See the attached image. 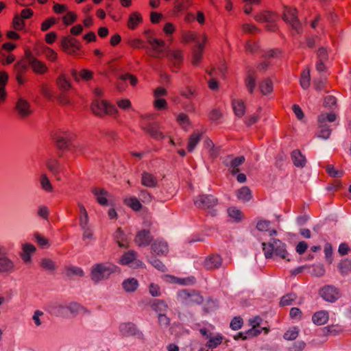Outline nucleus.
I'll list each match as a JSON object with an SVG mask.
<instances>
[{"mask_svg":"<svg viewBox=\"0 0 351 351\" xmlns=\"http://www.w3.org/2000/svg\"><path fill=\"white\" fill-rule=\"evenodd\" d=\"M119 79L121 80H128L130 81V84L133 86H135L138 84V82L137 77L134 75H133L130 73H127L121 75L119 76Z\"/></svg>","mask_w":351,"mask_h":351,"instance_id":"obj_61","label":"nucleus"},{"mask_svg":"<svg viewBox=\"0 0 351 351\" xmlns=\"http://www.w3.org/2000/svg\"><path fill=\"white\" fill-rule=\"evenodd\" d=\"M197 35L195 32L191 31L184 32L182 34V43H188L193 42L195 40Z\"/></svg>","mask_w":351,"mask_h":351,"instance_id":"obj_56","label":"nucleus"},{"mask_svg":"<svg viewBox=\"0 0 351 351\" xmlns=\"http://www.w3.org/2000/svg\"><path fill=\"white\" fill-rule=\"evenodd\" d=\"M228 215L236 221H240L243 217V213L235 207H230L228 209Z\"/></svg>","mask_w":351,"mask_h":351,"instance_id":"obj_51","label":"nucleus"},{"mask_svg":"<svg viewBox=\"0 0 351 351\" xmlns=\"http://www.w3.org/2000/svg\"><path fill=\"white\" fill-rule=\"evenodd\" d=\"M257 75L254 69H248L246 72V77L244 80V83L248 92L250 94H253L254 88L256 87V80Z\"/></svg>","mask_w":351,"mask_h":351,"instance_id":"obj_17","label":"nucleus"},{"mask_svg":"<svg viewBox=\"0 0 351 351\" xmlns=\"http://www.w3.org/2000/svg\"><path fill=\"white\" fill-rule=\"evenodd\" d=\"M143 17L138 12H132L128 17L127 27L130 30H135L143 23Z\"/></svg>","mask_w":351,"mask_h":351,"instance_id":"obj_20","label":"nucleus"},{"mask_svg":"<svg viewBox=\"0 0 351 351\" xmlns=\"http://www.w3.org/2000/svg\"><path fill=\"white\" fill-rule=\"evenodd\" d=\"M325 169H326V173L330 177L339 178V177H341L342 175H343V171H342L337 170L335 168L334 165H327Z\"/></svg>","mask_w":351,"mask_h":351,"instance_id":"obj_58","label":"nucleus"},{"mask_svg":"<svg viewBox=\"0 0 351 351\" xmlns=\"http://www.w3.org/2000/svg\"><path fill=\"white\" fill-rule=\"evenodd\" d=\"M93 194L95 196L97 202L101 206H108V200L107 196L108 193L106 190L100 188H94L92 189Z\"/></svg>","mask_w":351,"mask_h":351,"instance_id":"obj_22","label":"nucleus"},{"mask_svg":"<svg viewBox=\"0 0 351 351\" xmlns=\"http://www.w3.org/2000/svg\"><path fill=\"white\" fill-rule=\"evenodd\" d=\"M65 273L68 277H72L74 276L82 277L84 274L83 270L81 268L76 267H66Z\"/></svg>","mask_w":351,"mask_h":351,"instance_id":"obj_49","label":"nucleus"},{"mask_svg":"<svg viewBox=\"0 0 351 351\" xmlns=\"http://www.w3.org/2000/svg\"><path fill=\"white\" fill-rule=\"evenodd\" d=\"M151 250L156 256L166 255L169 251L167 243H152Z\"/></svg>","mask_w":351,"mask_h":351,"instance_id":"obj_29","label":"nucleus"},{"mask_svg":"<svg viewBox=\"0 0 351 351\" xmlns=\"http://www.w3.org/2000/svg\"><path fill=\"white\" fill-rule=\"evenodd\" d=\"M78 207L80 212V225L82 228L87 227L88 223V215L85 206L81 204H78Z\"/></svg>","mask_w":351,"mask_h":351,"instance_id":"obj_34","label":"nucleus"},{"mask_svg":"<svg viewBox=\"0 0 351 351\" xmlns=\"http://www.w3.org/2000/svg\"><path fill=\"white\" fill-rule=\"evenodd\" d=\"M15 110L19 116L25 118L31 114L29 104L24 99L20 98L16 102Z\"/></svg>","mask_w":351,"mask_h":351,"instance_id":"obj_16","label":"nucleus"},{"mask_svg":"<svg viewBox=\"0 0 351 351\" xmlns=\"http://www.w3.org/2000/svg\"><path fill=\"white\" fill-rule=\"evenodd\" d=\"M44 53L47 59L51 62H55L58 58V53L51 48L47 47Z\"/></svg>","mask_w":351,"mask_h":351,"instance_id":"obj_64","label":"nucleus"},{"mask_svg":"<svg viewBox=\"0 0 351 351\" xmlns=\"http://www.w3.org/2000/svg\"><path fill=\"white\" fill-rule=\"evenodd\" d=\"M141 184L148 188H154L158 185V179L154 174L144 171L141 174Z\"/></svg>","mask_w":351,"mask_h":351,"instance_id":"obj_21","label":"nucleus"},{"mask_svg":"<svg viewBox=\"0 0 351 351\" xmlns=\"http://www.w3.org/2000/svg\"><path fill=\"white\" fill-rule=\"evenodd\" d=\"M120 262L123 265H130L133 268L141 267L143 263L138 260L136 259V254L133 251L128 252L123 255Z\"/></svg>","mask_w":351,"mask_h":351,"instance_id":"obj_15","label":"nucleus"},{"mask_svg":"<svg viewBox=\"0 0 351 351\" xmlns=\"http://www.w3.org/2000/svg\"><path fill=\"white\" fill-rule=\"evenodd\" d=\"M40 184L45 191L48 192H51L53 191L52 184L45 174H42L40 176Z\"/></svg>","mask_w":351,"mask_h":351,"instance_id":"obj_55","label":"nucleus"},{"mask_svg":"<svg viewBox=\"0 0 351 351\" xmlns=\"http://www.w3.org/2000/svg\"><path fill=\"white\" fill-rule=\"evenodd\" d=\"M136 237L139 241H152L153 240L149 230H140Z\"/></svg>","mask_w":351,"mask_h":351,"instance_id":"obj_54","label":"nucleus"},{"mask_svg":"<svg viewBox=\"0 0 351 351\" xmlns=\"http://www.w3.org/2000/svg\"><path fill=\"white\" fill-rule=\"evenodd\" d=\"M177 122L181 125L183 128H184V125L186 126H189L191 125V121L189 116L183 112L180 113L176 118Z\"/></svg>","mask_w":351,"mask_h":351,"instance_id":"obj_57","label":"nucleus"},{"mask_svg":"<svg viewBox=\"0 0 351 351\" xmlns=\"http://www.w3.org/2000/svg\"><path fill=\"white\" fill-rule=\"evenodd\" d=\"M263 250L266 258L274 256L285 258L287 252L282 243H263Z\"/></svg>","mask_w":351,"mask_h":351,"instance_id":"obj_6","label":"nucleus"},{"mask_svg":"<svg viewBox=\"0 0 351 351\" xmlns=\"http://www.w3.org/2000/svg\"><path fill=\"white\" fill-rule=\"evenodd\" d=\"M236 195L238 199L243 202H249L252 198V191L247 186H243L237 190Z\"/></svg>","mask_w":351,"mask_h":351,"instance_id":"obj_26","label":"nucleus"},{"mask_svg":"<svg viewBox=\"0 0 351 351\" xmlns=\"http://www.w3.org/2000/svg\"><path fill=\"white\" fill-rule=\"evenodd\" d=\"M271 221L265 219L259 220L256 223V228L261 232H267L269 235L271 237L273 241H280L279 239L274 238L277 235L278 232L276 229L271 228Z\"/></svg>","mask_w":351,"mask_h":351,"instance_id":"obj_14","label":"nucleus"},{"mask_svg":"<svg viewBox=\"0 0 351 351\" xmlns=\"http://www.w3.org/2000/svg\"><path fill=\"white\" fill-rule=\"evenodd\" d=\"M28 62L33 70V71L38 75H43L48 71V68L45 63L32 56L31 54L29 56Z\"/></svg>","mask_w":351,"mask_h":351,"instance_id":"obj_11","label":"nucleus"},{"mask_svg":"<svg viewBox=\"0 0 351 351\" xmlns=\"http://www.w3.org/2000/svg\"><path fill=\"white\" fill-rule=\"evenodd\" d=\"M321 296L328 302H335L339 298L341 294L339 291L335 287L327 285L320 291Z\"/></svg>","mask_w":351,"mask_h":351,"instance_id":"obj_9","label":"nucleus"},{"mask_svg":"<svg viewBox=\"0 0 351 351\" xmlns=\"http://www.w3.org/2000/svg\"><path fill=\"white\" fill-rule=\"evenodd\" d=\"M300 86L304 89H307L311 84V75L310 69L308 68L305 69L301 73L300 79Z\"/></svg>","mask_w":351,"mask_h":351,"instance_id":"obj_36","label":"nucleus"},{"mask_svg":"<svg viewBox=\"0 0 351 351\" xmlns=\"http://www.w3.org/2000/svg\"><path fill=\"white\" fill-rule=\"evenodd\" d=\"M223 339V337L220 335L211 336L210 337L208 341L206 343V346L209 348H215L221 343Z\"/></svg>","mask_w":351,"mask_h":351,"instance_id":"obj_47","label":"nucleus"},{"mask_svg":"<svg viewBox=\"0 0 351 351\" xmlns=\"http://www.w3.org/2000/svg\"><path fill=\"white\" fill-rule=\"evenodd\" d=\"M143 130L156 141L162 140L165 137L163 133L160 131L159 125L156 123H150L147 126L143 127Z\"/></svg>","mask_w":351,"mask_h":351,"instance_id":"obj_13","label":"nucleus"},{"mask_svg":"<svg viewBox=\"0 0 351 351\" xmlns=\"http://www.w3.org/2000/svg\"><path fill=\"white\" fill-rule=\"evenodd\" d=\"M123 203L135 212H138L142 209V204L136 197L125 198Z\"/></svg>","mask_w":351,"mask_h":351,"instance_id":"obj_31","label":"nucleus"},{"mask_svg":"<svg viewBox=\"0 0 351 351\" xmlns=\"http://www.w3.org/2000/svg\"><path fill=\"white\" fill-rule=\"evenodd\" d=\"M117 271V267L110 263L94 265L90 271V278L95 282L107 279L112 274Z\"/></svg>","mask_w":351,"mask_h":351,"instance_id":"obj_1","label":"nucleus"},{"mask_svg":"<svg viewBox=\"0 0 351 351\" xmlns=\"http://www.w3.org/2000/svg\"><path fill=\"white\" fill-rule=\"evenodd\" d=\"M195 206L199 209L209 210L214 208L218 203V200L212 195H199L194 199Z\"/></svg>","mask_w":351,"mask_h":351,"instance_id":"obj_7","label":"nucleus"},{"mask_svg":"<svg viewBox=\"0 0 351 351\" xmlns=\"http://www.w3.org/2000/svg\"><path fill=\"white\" fill-rule=\"evenodd\" d=\"M180 296L182 298L184 299L186 303L188 304H201L203 302V298L198 293L192 291L191 293H188L186 291H182L180 293Z\"/></svg>","mask_w":351,"mask_h":351,"instance_id":"obj_18","label":"nucleus"},{"mask_svg":"<svg viewBox=\"0 0 351 351\" xmlns=\"http://www.w3.org/2000/svg\"><path fill=\"white\" fill-rule=\"evenodd\" d=\"M138 285V281L135 278H128L123 282V287L126 291H135Z\"/></svg>","mask_w":351,"mask_h":351,"instance_id":"obj_48","label":"nucleus"},{"mask_svg":"<svg viewBox=\"0 0 351 351\" xmlns=\"http://www.w3.org/2000/svg\"><path fill=\"white\" fill-rule=\"evenodd\" d=\"M25 27V23L24 20L18 14H16L12 21V27L15 31H21Z\"/></svg>","mask_w":351,"mask_h":351,"instance_id":"obj_41","label":"nucleus"},{"mask_svg":"<svg viewBox=\"0 0 351 351\" xmlns=\"http://www.w3.org/2000/svg\"><path fill=\"white\" fill-rule=\"evenodd\" d=\"M196 47L197 49L193 52L192 58V64L195 66L198 65L202 60L204 44L198 43Z\"/></svg>","mask_w":351,"mask_h":351,"instance_id":"obj_38","label":"nucleus"},{"mask_svg":"<svg viewBox=\"0 0 351 351\" xmlns=\"http://www.w3.org/2000/svg\"><path fill=\"white\" fill-rule=\"evenodd\" d=\"M36 252L34 245L29 243H25L21 246L20 256L23 263L26 265H30L32 263L31 256Z\"/></svg>","mask_w":351,"mask_h":351,"instance_id":"obj_12","label":"nucleus"},{"mask_svg":"<svg viewBox=\"0 0 351 351\" xmlns=\"http://www.w3.org/2000/svg\"><path fill=\"white\" fill-rule=\"evenodd\" d=\"M73 135L69 132L58 131L53 136V139L56 143L58 149L65 150L70 146L73 140Z\"/></svg>","mask_w":351,"mask_h":351,"instance_id":"obj_8","label":"nucleus"},{"mask_svg":"<svg viewBox=\"0 0 351 351\" xmlns=\"http://www.w3.org/2000/svg\"><path fill=\"white\" fill-rule=\"evenodd\" d=\"M56 84L58 88L64 91L68 90L71 88V82L64 74H61L58 76L56 80Z\"/></svg>","mask_w":351,"mask_h":351,"instance_id":"obj_39","label":"nucleus"},{"mask_svg":"<svg viewBox=\"0 0 351 351\" xmlns=\"http://www.w3.org/2000/svg\"><path fill=\"white\" fill-rule=\"evenodd\" d=\"M58 22V19L54 17H49L45 19L40 25V30L42 32H46L53 25H56Z\"/></svg>","mask_w":351,"mask_h":351,"instance_id":"obj_50","label":"nucleus"},{"mask_svg":"<svg viewBox=\"0 0 351 351\" xmlns=\"http://www.w3.org/2000/svg\"><path fill=\"white\" fill-rule=\"evenodd\" d=\"M77 19V16L75 12L73 11H69L62 17V21L65 26H69L74 23Z\"/></svg>","mask_w":351,"mask_h":351,"instance_id":"obj_43","label":"nucleus"},{"mask_svg":"<svg viewBox=\"0 0 351 351\" xmlns=\"http://www.w3.org/2000/svg\"><path fill=\"white\" fill-rule=\"evenodd\" d=\"M329 319L328 313L326 311H319L314 313L312 320L317 325H324L327 323Z\"/></svg>","mask_w":351,"mask_h":351,"instance_id":"obj_28","label":"nucleus"},{"mask_svg":"<svg viewBox=\"0 0 351 351\" xmlns=\"http://www.w3.org/2000/svg\"><path fill=\"white\" fill-rule=\"evenodd\" d=\"M241 29L245 34H256L261 32V30L256 25L249 23L243 24Z\"/></svg>","mask_w":351,"mask_h":351,"instance_id":"obj_59","label":"nucleus"},{"mask_svg":"<svg viewBox=\"0 0 351 351\" xmlns=\"http://www.w3.org/2000/svg\"><path fill=\"white\" fill-rule=\"evenodd\" d=\"M259 88L263 95L270 94L273 91V83L270 79H266L260 83Z\"/></svg>","mask_w":351,"mask_h":351,"instance_id":"obj_40","label":"nucleus"},{"mask_svg":"<svg viewBox=\"0 0 351 351\" xmlns=\"http://www.w3.org/2000/svg\"><path fill=\"white\" fill-rule=\"evenodd\" d=\"M152 308L160 315L163 314L167 311L168 306L162 300H156L152 304Z\"/></svg>","mask_w":351,"mask_h":351,"instance_id":"obj_44","label":"nucleus"},{"mask_svg":"<svg viewBox=\"0 0 351 351\" xmlns=\"http://www.w3.org/2000/svg\"><path fill=\"white\" fill-rule=\"evenodd\" d=\"M171 61H173V64L179 66L183 60V54L180 50L173 51L169 54Z\"/></svg>","mask_w":351,"mask_h":351,"instance_id":"obj_52","label":"nucleus"},{"mask_svg":"<svg viewBox=\"0 0 351 351\" xmlns=\"http://www.w3.org/2000/svg\"><path fill=\"white\" fill-rule=\"evenodd\" d=\"M152 49L156 52H161L162 49L160 48H163L165 45V42L162 39H154L152 40V43H149Z\"/></svg>","mask_w":351,"mask_h":351,"instance_id":"obj_53","label":"nucleus"},{"mask_svg":"<svg viewBox=\"0 0 351 351\" xmlns=\"http://www.w3.org/2000/svg\"><path fill=\"white\" fill-rule=\"evenodd\" d=\"M47 167L54 175H58L60 172V165L57 160L49 159L47 162Z\"/></svg>","mask_w":351,"mask_h":351,"instance_id":"obj_46","label":"nucleus"},{"mask_svg":"<svg viewBox=\"0 0 351 351\" xmlns=\"http://www.w3.org/2000/svg\"><path fill=\"white\" fill-rule=\"evenodd\" d=\"M203 136V132L199 131H195L193 132L188 138L187 150L189 152H192L196 145L199 143Z\"/></svg>","mask_w":351,"mask_h":351,"instance_id":"obj_23","label":"nucleus"},{"mask_svg":"<svg viewBox=\"0 0 351 351\" xmlns=\"http://www.w3.org/2000/svg\"><path fill=\"white\" fill-rule=\"evenodd\" d=\"M232 106L234 114L241 118L245 113V104L242 99H233L232 101Z\"/></svg>","mask_w":351,"mask_h":351,"instance_id":"obj_25","label":"nucleus"},{"mask_svg":"<svg viewBox=\"0 0 351 351\" xmlns=\"http://www.w3.org/2000/svg\"><path fill=\"white\" fill-rule=\"evenodd\" d=\"M254 20L258 23H275L278 15L276 12L263 10L254 16Z\"/></svg>","mask_w":351,"mask_h":351,"instance_id":"obj_10","label":"nucleus"},{"mask_svg":"<svg viewBox=\"0 0 351 351\" xmlns=\"http://www.w3.org/2000/svg\"><path fill=\"white\" fill-rule=\"evenodd\" d=\"M337 119V114L333 112H322L317 118L319 132L317 136L323 139H328L331 134V129L327 122H334Z\"/></svg>","mask_w":351,"mask_h":351,"instance_id":"obj_2","label":"nucleus"},{"mask_svg":"<svg viewBox=\"0 0 351 351\" xmlns=\"http://www.w3.org/2000/svg\"><path fill=\"white\" fill-rule=\"evenodd\" d=\"M222 263V259L217 254H211L207 256L204 261V266L206 269H215L219 268Z\"/></svg>","mask_w":351,"mask_h":351,"instance_id":"obj_19","label":"nucleus"},{"mask_svg":"<svg viewBox=\"0 0 351 351\" xmlns=\"http://www.w3.org/2000/svg\"><path fill=\"white\" fill-rule=\"evenodd\" d=\"M295 298L296 297L294 294H287L282 298L280 304L282 306L291 305Z\"/></svg>","mask_w":351,"mask_h":351,"instance_id":"obj_63","label":"nucleus"},{"mask_svg":"<svg viewBox=\"0 0 351 351\" xmlns=\"http://www.w3.org/2000/svg\"><path fill=\"white\" fill-rule=\"evenodd\" d=\"M69 310L70 312L74 315H77L79 314H88L89 315L90 313V311L86 308L85 307L77 304V303H72L68 306Z\"/></svg>","mask_w":351,"mask_h":351,"instance_id":"obj_37","label":"nucleus"},{"mask_svg":"<svg viewBox=\"0 0 351 351\" xmlns=\"http://www.w3.org/2000/svg\"><path fill=\"white\" fill-rule=\"evenodd\" d=\"M291 160L293 165L297 167H304L306 165V160L305 156L298 149H294L291 153Z\"/></svg>","mask_w":351,"mask_h":351,"instance_id":"obj_24","label":"nucleus"},{"mask_svg":"<svg viewBox=\"0 0 351 351\" xmlns=\"http://www.w3.org/2000/svg\"><path fill=\"white\" fill-rule=\"evenodd\" d=\"M261 322V319L258 317H256L254 319L250 320V325L252 326V328L250 329L246 334L248 336L252 337L259 335L261 330L257 328L260 327Z\"/></svg>","mask_w":351,"mask_h":351,"instance_id":"obj_33","label":"nucleus"},{"mask_svg":"<svg viewBox=\"0 0 351 351\" xmlns=\"http://www.w3.org/2000/svg\"><path fill=\"white\" fill-rule=\"evenodd\" d=\"M119 330L122 335L124 337L135 335L137 331L134 324L132 323H123L121 324Z\"/></svg>","mask_w":351,"mask_h":351,"instance_id":"obj_30","label":"nucleus"},{"mask_svg":"<svg viewBox=\"0 0 351 351\" xmlns=\"http://www.w3.org/2000/svg\"><path fill=\"white\" fill-rule=\"evenodd\" d=\"M90 108L95 115L100 117L106 114H114L117 112L114 106L106 100L96 99L92 102Z\"/></svg>","mask_w":351,"mask_h":351,"instance_id":"obj_4","label":"nucleus"},{"mask_svg":"<svg viewBox=\"0 0 351 351\" xmlns=\"http://www.w3.org/2000/svg\"><path fill=\"white\" fill-rule=\"evenodd\" d=\"M245 157L243 156H240L238 157L234 158L230 162L231 173L232 175H236L239 171L240 169L239 167L241 165L245 162Z\"/></svg>","mask_w":351,"mask_h":351,"instance_id":"obj_35","label":"nucleus"},{"mask_svg":"<svg viewBox=\"0 0 351 351\" xmlns=\"http://www.w3.org/2000/svg\"><path fill=\"white\" fill-rule=\"evenodd\" d=\"M191 5V2L188 0H186L185 1H176L175 2L173 12L175 14H177L182 11L186 10Z\"/></svg>","mask_w":351,"mask_h":351,"instance_id":"obj_45","label":"nucleus"},{"mask_svg":"<svg viewBox=\"0 0 351 351\" xmlns=\"http://www.w3.org/2000/svg\"><path fill=\"white\" fill-rule=\"evenodd\" d=\"M130 47L134 49H145L146 47L144 41L141 38H134L128 42Z\"/></svg>","mask_w":351,"mask_h":351,"instance_id":"obj_60","label":"nucleus"},{"mask_svg":"<svg viewBox=\"0 0 351 351\" xmlns=\"http://www.w3.org/2000/svg\"><path fill=\"white\" fill-rule=\"evenodd\" d=\"M282 18L283 21L289 24L298 33L302 29V24L298 19V11L295 8L285 5Z\"/></svg>","mask_w":351,"mask_h":351,"instance_id":"obj_3","label":"nucleus"},{"mask_svg":"<svg viewBox=\"0 0 351 351\" xmlns=\"http://www.w3.org/2000/svg\"><path fill=\"white\" fill-rule=\"evenodd\" d=\"M72 75L75 81H79L80 78L88 81L93 77V73L87 69H82L79 73L76 71H73Z\"/></svg>","mask_w":351,"mask_h":351,"instance_id":"obj_32","label":"nucleus"},{"mask_svg":"<svg viewBox=\"0 0 351 351\" xmlns=\"http://www.w3.org/2000/svg\"><path fill=\"white\" fill-rule=\"evenodd\" d=\"M154 107L158 110H166L168 108V104L165 99H156L154 101Z\"/></svg>","mask_w":351,"mask_h":351,"instance_id":"obj_62","label":"nucleus"},{"mask_svg":"<svg viewBox=\"0 0 351 351\" xmlns=\"http://www.w3.org/2000/svg\"><path fill=\"white\" fill-rule=\"evenodd\" d=\"M14 263L10 260L0 249V271H10L14 269Z\"/></svg>","mask_w":351,"mask_h":351,"instance_id":"obj_27","label":"nucleus"},{"mask_svg":"<svg viewBox=\"0 0 351 351\" xmlns=\"http://www.w3.org/2000/svg\"><path fill=\"white\" fill-rule=\"evenodd\" d=\"M14 69L16 74L25 75L28 70V64L25 60H20L14 64Z\"/></svg>","mask_w":351,"mask_h":351,"instance_id":"obj_42","label":"nucleus"},{"mask_svg":"<svg viewBox=\"0 0 351 351\" xmlns=\"http://www.w3.org/2000/svg\"><path fill=\"white\" fill-rule=\"evenodd\" d=\"M60 47L64 52L71 56H81L79 53L82 45L78 40L71 36H64L62 38Z\"/></svg>","mask_w":351,"mask_h":351,"instance_id":"obj_5","label":"nucleus"}]
</instances>
